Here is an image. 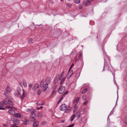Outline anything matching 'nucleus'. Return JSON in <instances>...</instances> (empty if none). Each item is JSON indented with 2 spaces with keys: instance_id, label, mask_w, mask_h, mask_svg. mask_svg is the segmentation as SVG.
<instances>
[{
  "instance_id": "11",
  "label": "nucleus",
  "mask_w": 127,
  "mask_h": 127,
  "mask_svg": "<svg viewBox=\"0 0 127 127\" xmlns=\"http://www.w3.org/2000/svg\"><path fill=\"white\" fill-rule=\"evenodd\" d=\"M51 82V78L50 77H48L45 80V83L46 84H49Z\"/></svg>"
},
{
  "instance_id": "23",
  "label": "nucleus",
  "mask_w": 127,
  "mask_h": 127,
  "mask_svg": "<svg viewBox=\"0 0 127 127\" xmlns=\"http://www.w3.org/2000/svg\"><path fill=\"white\" fill-rule=\"evenodd\" d=\"M37 116L38 117H41L43 116V115L41 112H40L38 113Z\"/></svg>"
},
{
  "instance_id": "16",
  "label": "nucleus",
  "mask_w": 127,
  "mask_h": 127,
  "mask_svg": "<svg viewBox=\"0 0 127 127\" xmlns=\"http://www.w3.org/2000/svg\"><path fill=\"white\" fill-rule=\"evenodd\" d=\"M23 92L22 94L23 96H21V100H22L23 99L24 97L26 95V92L24 91L23 90Z\"/></svg>"
},
{
  "instance_id": "4",
  "label": "nucleus",
  "mask_w": 127,
  "mask_h": 127,
  "mask_svg": "<svg viewBox=\"0 0 127 127\" xmlns=\"http://www.w3.org/2000/svg\"><path fill=\"white\" fill-rule=\"evenodd\" d=\"M73 71L71 70H69L68 71V73L66 76V77L67 79L69 78L72 76L73 74Z\"/></svg>"
},
{
  "instance_id": "47",
  "label": "nucleus",
  "mask_w": 127,
  "mask_h": 127,
  "mask_svg": "<svg viewBox=\"0 0 127 127\" xmlns=\"http://www.w3.org/2000/svg\"><path fill=\"white\" fill-rule=\"evenodd\" d=\"M29 86L30 88L32 86V84H30L29 85Z\"/></svg>"
},
{
  "instance_id": "5",
  "label": "nucleus",
  "mask_w": 127,
  "mask_h": 127,
  "mask_svg": "<svg viewBox=\"0 0 127 127\" xmlns=\"http://www.w3.org/2000/svg\"><path fill=\"white\" fill-rule=\"evenodd\" d=\"M39 88V85L38 84H36L32 87V90L34 91H36Z\"/></svg>"
},
{
  "instance_id": "2",
  "label": "nucleus",
  "mask_w": 127,
  "mask_h": 127,
  "mask_svg": "<svg viewBox=\"0 0 127 127\" xmlns=\"http://www.w3.org/2000/svg\"><path fill=\"white\" fill-rule=\"evenodd\" d=\"M7 104V102L5 100H3L0 102V110H4L5 109V108L2 107H3L4 106V105H6Z\"/></svg>"
},
{
  "instance_id": "50",
  "label": "nucleus",
  "mask_w": 127,
  "mask_h": 127,
  "mask_svg": "<svg viewBox=\"0 0 127 127\" xmlns=\"http://www.w3.org/2000/svg\"><path fill=\"white\" fill-rule=\"evenodd\" d=\"M64 122V121H61V123H63Z\"/></svg>"
},
{
  "instance_id": "45",
  "label": "nucleus",
  "mask_w": 127,
  "mask_h": 127,
  "mask_svg": "<svg viewBox=\"0 0 127 127\" xmlns=\"http://www.w3.org/2000/svg\"><path fill=\"white\" fill-rule=\"evenodd\" d=\"M43 83H44V81H41L40 82L41 86V85H43Z\"/></svg>"
},
{
  "instance_id": "51",
  "label": "nucleus",
  "mask_w": 127,
  "mask_h": 127,
  "mask_svg": "<svg viewBox=\"0 0 127 127\" xmlns=\"http://www.w3.org/2000/svg\"><path fill=\"white\" fill-rule=\"evenodd\" d=\"M6 91H5L4 92V94H5V95H6Z\"/></svg>"
},
{
  "instance_id": "8",
  "label": "nucleus",
  "mask_w": 127,
  "mask_h": 127,
  "mask_svg": "<svg viewBox=\"0 0 127 127\" xmlns=\"http://www.w3.org/2000/svg\"><path fill=\"white\" fill-rule=\"evenodd\" d=\"M91 1L90 0H88L84 2H83V5L86 6H87L90 5L91 4Z\"/></svg>"
},
{
  "instance_id": "42",
  "label": "nucleus",
  "mask_w": 127,
  "mask_h": 127,
  "mask_svg": "<svg viewBox=\"0 0 127 127\" xmlns=\"http://www.w3.org/2000/svg\"><path fill=\"white\" fill-rule=\"evenodd\" d=\"M67 5L69 7H70L71 6V4L70 3H67Z\"/></svg>"
},
{
  "instance_id": "36",
  "label": "nucleus",
  "mask_w": 127,
  "mask_h": 127,
  "mask_svg": "<svg viewBox=\"0 0 127 127\" xmlns=\"http://www.w3.org/2000/svg\"><path fill=\"white\" fill-rule=\"evenodd\" d=\"M32 38H29L28 39V43H30V42H32Z\"/></svg>"
},
{
  "instance_id": "17",
  "label": "nucleus",
  "mask_w": 127,
  "mask_h": 127,
  "mask_svg": "<svg viewBox=\"0 0 127 127\" xmlns=\"http://www.w3.org/2000/svg\"><path fill=\"white\" fill-rule=\"evenodd\" d=\"M77 114L76 116H77V118H79L81 115L82 113L80 111H77L76 113Z\"/></svg>"
},
{
  "instance_id": "27",
  "label": "nucleus",
  "mask_w": 127,
  "mask_h": 127,
  "mask_svg": "<svg viewBox=\"0 0 127 127\" xmlns=\"http://www.w3.org/2000/svg\"><path fill=\"white\" fill-rule=\"evenodd\" d=\"M65 77H64L61 80L60 84L61 85H62V83H63V82H64V81L65 80Z\"/></svg>"
},
{
  "instance_id": "15",
  "label": "nucleus",
  "mask_w": 127,
  "mask_h": 127,
  "mask_svg": "<svg viewBox=\"0 0 127 127\" xmlns=\"http://www.w3.org/2000/svg\"><path fill=\"white\" fill-rule=\"evenodd\" d=\"M29 120L27 119H25L24 121L23 124L25 125H27L29 124Z\"/></svg>"
},
{
  "instance_id": "52",
  "label": "nucleus",
  "mask_w": 127,
  "mask_h": 127,
  "mask_svg": "<svg viewBox=\"0 0 127 127\" xmlns=\"http://www.w3.org/2000/svg\"><path fill=\"white\" fill-rule=\"evenodd\" d=\"M61 1H62L64 0H61Z\"/></svg>"
},
{
  "instance_id": "6",
  "label": "nucleus",
  "mask_w": 127,
  "mask_h": 127,
  "mask_svg": "<svg viewBox=\"0 0 127 127\" xmlns=\"http://www.w3.org/2000/svg\"><path fill=\"white\" fill-rule=\"evenodd\" d=\"M65 89V87L64 86L61 87L58 90L59 93L60 94H61L63 93Z\"/></svg>"
},
{
  "instance_id": "44",
  "label": "nucleus",
  "mask_w": 127,
  "mask_h": 127,
  "mask_svg": "<svg viewBox=\"0 0 127 127\" xmlns=\"http://www.w3.org/2000/svg\"><path fill=\"white\" fill-rule=\"evenodd\" d=\"M88 102V101H86V102H84L83 103V105H86Z\"/></svg>"
},
{
  "instance_id": "20",
  "label": "nucleus",
  "mask_w": 127,
  "mask_h": 127,
  "mask_svg": "<svg viewBox=\"0 0 127 127\" xmlns=\"http://www.w3.org/2000/svg\"><path fill=\"white\" fill-rule=\"evenodd\" d=\"M6 90L7 91L9 92H10L11 91V88L8 86H7L6 88Z\"/></svg>"
},
{
  "instance_id": "21",
  "label": "nucleus",
  "mask_w": 127,
  "mask_h": 127,
  "mask_svg": "<svg viewBox=\"0 0 127 127\" xmlns=\"http://www.w3.org/2000/svg\"><path fill=\"white\" fill-rule=\"evenodd\" d=\"M7 102L8 104L12 106L13 105V103L10 100H8Z\"/></svg>"
},
{
  "instance_id": "22",
  "label": "nucleus",
  "mask_w": 127,
  "mask_h": 127,
  "mask_svg": "<svg viewBox=\"0 0 127 127\" xmlns=\"http://www.w3.org/2000/svg\"><path fill=\"white\" fill-rule=\"evenodd\" d=\"M25 111L26 112H30L31 113L33 111H32V109H26Z\"/></svg>"
},
{
  "instance_id": "30",
  "label": "nucleus",
  "mask_w": 127,
  "mask_h": 127,
  "mask_svg": "<svg viewBox=\"0 0 127 127\" xmlns=\"http://www.w3.org/2000/svg\"><path fill=\"white\" fill-rule=\"evenodd\" d=\"M87 88L84 89L82 92V94H84L87 91Z\"/></svg>"
},
{
  "instance_id": "40",
  "label": "nucleus",
  "mask_w": 127,
  "mask_h": 127,
  "mask_svg": "<svg viewBox=\"0 0 127 127\" xmlns=\"http://www.w3.org/2000/svg\"><path fill=\"white\" fill-rule=\"evenodd\" d=\"M43 108V107L42 106H41L39 107H37V110H39L40 109L42 108Z\"/></svg>"
},
{
  "instance_id": "38",
  "label": "nucleus",
  "mask_w": 127,
  "mask_h": 127,
  "mask_svg": "<svg viewBox=\"0 0 127 127\" xmlns=\"http://www.w3.org/2000/svg\"><path fill=\"white\" fill-rule=\"evenodd\" d=\"M46 124V122H42L41 123V125H44Z\"/></svg>"
},
{
  "instance_id": "12",
  "label": "nucleus",
  "mask_w": 127,
  "mask_h": 127,
  "mask_svg": "<svg viewBox=\"0 0 127 127\" xmlns=\"http://www.w3.org/2000/svg\"><path fill=\"white\" fill-rule=\"evenodd\" d=\"M48 87V85L47 84H45L43 86L42 91L43 92H44L47 89Z\"/></svg>"
},
{
  "instance_id": "13",
  "label": "nucleus",
  "mask_w": 127,
  "mask_h": 127,
  "mask_svg": "<svg viewBox=\"0 0 127 127\" xmlns=\"http://www.w3.org/2000/svg\"><path fill=\"white\" fill-rule=\"evenodd\" d=\"M5 107L7 109H13L15 110H16L17 109V108L14 107H11L8 105H6L5 106Z\"/></svg>"
},
{
  "instance_id": "39",
  "label": "nucleus",
  "mask_w": 127,
  "mask_h": 127,
  "mask_svg": "<svg viewBox=\"0 0 127 127\" xmlns=\"http://www.w3.org/2000/svg\"><path fill=\"white\" fill-rule=\"evenodd\" d=\"M74 124H73L71 125H70L69 126L67 127H73L74 126Z\"/></svg>"
},
{
  "instance_id": "7",
  "label": "nucleus",
  "mask_w": 127,
  "mask_h": 127,
  "mask_svg": "<svg viewBox=\"0 0 127 127\" xmlns=\"http://www.w3.org/2000/svg\"><path fill=\"white\" fill-rule=\"evenodd\" d=\"M22 92V91L19 88H18L17 89V92L15 93V95L16 96H18L20 95Z\"/></svg>"
},
{
  "instance_id": "14",
  "label": "nucleus",
  "mask_w": 127,
  "mask_h": 127,
  "mask_svg": "<svg viewBox=\"0 0 127 127\" xmlns=\"http://www.w3.org/2000/svg\"><path fill=\"white\" fill-rule=\"evenodd\" d=\"M39 124V122L37 121H36L33 123V127H37L38 126Z\"/></svg>"
},
{
  "instance_id": "19",
  "label": "nucleus",
  "mask_w": 127,
  "mask_h": 127,
  "mask_svg": "<svg viewBox=\"0 0 127 127\" xmlns=\"http://www.w3.org/2000/svg\"><path fill=\"white\" fill-rule=\"evenodd\" d=\"M35 103L38 105H44V103L42 102H40L39 101H36Z\"/></svg>"
},
{
  "instance_id": "31",
  "label": "nucleus",
  "mask_w": 127,
  "mask_h": 127,
  "mask_svg": "<svg viewBox=\"0 0 127 127\" xmlns=\"http://www.w3.org/2000/svg\"><path fill=\"white\" fill-rule=\"evenodd\" d=\"M55 92H56V91H55V89L53 90L52 92V93L51 94V96H52L55 93Z\"/></svg>"
},
{
  "instance_id": "35",
  "label": "nucleus",
  "mask_w": 127,
  "mask_h": 127,
  "mask_svg": "<svg viewBox=\"0 0 127 127\" xmlns=\"http://www.w3.org/2000/svg\"><path fill=\"white\" fill-rule=\"evenodd\" d=\"M83 6L82 5H79L78 6V8L80 9H83Z\"/></svg>"
},
{
  "instance_id": "18",
  "label": "nucleus",
  "mask_w": 127,
  "mask_h": 127,
  "mask_svg": "<svg viewBox=\"0 0 127 127\" xmlns=\"http://www.w3.org/2000/svg\"><path fill=\"white\" fill-rule=\"evenodd\" d=\"M75 114H74L71 116L70 119V121H71L73 120L75 116Z\"/></svg>"
},
{
  "instance_id": "33",
  "label": "nucleus",
  "mask_w": 127,
  "mask_h": 127,
  "mask_svg": "<svg viewBox=\"0 0 127 127\" xmlns=\"http://www.w3.org/2000/svg\"><path fill=\"white\" fill-rule=\"evenodd\" d=\"M63 96H62L60 98L59 101L58 102V104H59L61 101L63 100Z\"/></svg>"
},
{
  "instance_id": "29",
  "label": "nucleus",
  "mask_w": 127,
  "mask_h": 127,
  "mask_svg": "<svg viewBox=\"0 0 127 127\" xmlns=\"http://www.w3.org/2000/svg\"><path fill=\"white\" fill-rule=\"evenodd\" d=\"M76 104H75V106H74V112H75L76 111V110H77L78 108L77 107V106Z\"/></svg>"
},
{
  "instance_id": "3",
  "label": "nucleus",
  "mask_w": 127,
  "mask_h": 127,
  "mask_svg": "<svg viewBox=\"0 0 127 127\" xmlns=\"http://www.w3.org/2000/svg\"><path fill=\"white\" fill-rule=\"evenodd\" d=\"M36 115L33 111H32L31 113V115H30V119L32 121H35L36 119L35 118Z\"/></svg>"
},
{
  "instance_id": "32",
  "label": "nucleus",
  "mask_w": 127,
  "mask_h": 127,
  "mask_svg": "<svg viewBox=\"0 0 127 127\" xmlns=\"http://www.w3.org/2000/svg\"><path fill=\"white\" fill-rule=\"evenodd\" d=\"M86 96L85 95H84L82 96V99L83 100H86Z\"/></svg>"
},
{
  "instance_id": "37",
  "label": "nucleus",
  "mask_w": 127,
  "mask_h": 127,
  "mask_svg": "<svg viewBox=\"0 0 127 127\" xmlns=\"http://www.w3.org/2000/svg\"><path fill=\"white\" fill-rule=\"evenodd\" d=\"M82 53H80L79 55V57L80 59L82 58Z\"/></svg>"
},
{
  "instance_id": "53",
  "label": "nucleus",
  "mask_w": 127,
  "mask_h": 127,
  "mask_svg": "<svg viewBox=\"0 0 127 127\" xmlns=\"http://www.w3.org/2000/svg\"><path fill=\"white\" fill-rule=\"evenodd\" d=\"M92 0H91V1Z\"/></svg>"
},
{
  "instance_id": "43",
  "label": "nucleus",
  "mask_w": 127,
  "mask_h": 127,
  "mask_svg": "<svg viewBox=\"0 0 127 127\" xmlns=\"http://www.w3.org/2000/svg\"><path fill=\"white\" fill-rule=\"evenodd\" d=\"M74 65V64H72L71 66H70V67L69 69V70H71V69L72 68V67Z\"/></svg>"
},
{
  "instance_id": "24",
  "label": "nucleus",
  "mask_w": 127,
  "mask_h": 127,
  "mask_svg": "<svg viewBox=\"0 0 127 127\" xmlns=\"http://www.w3.org/2000/svg\"><path fill=\"white\" fill-rule=\"evenodd\" d=\"M37 94L38 95H39L41 93L42 91L41 89H40L39 88L37 90Z\"/></svg>"
},
{
  "instance_id": "46",
  "label": "nucleus",
  "mask_w": 127,
  "mask_h": 127,
  "mask_svg": "<svg viewBox=\"0 0 127 127\" xmlns=\"http://www.w3.org/2000/svg\"><path fill=\"white\" fill-rule=\"evenodd\" d=\"M17 124H16V123H14V124H15L18 125L19 123V121H17Z\"/></svg>"
},
{
  "instance_id": "34",
  "label": "nucleus",
  "mask_w": 127,
  "mask_h": 127,
  "mask_svg": "<svg viewBox=\"0 0 127 127\" xmlns=\"http://www.w3.org/2000/svg\"><path fill=\"white\" fill-rule=\"evenodd\" d=\"M58 81V80L57 78H55L54 80V84H56V83Z\"/></svg>"
},
{
  "instance_id": "25",
  "label": "nucleus",
  "mask_w": 127,
  "mask_h": 127,
  "mask_svg": "<svg viewBox=\"0 0 127 127\" xmlns=\"http://www.w3.org/2000/svg\"><path fill=\"white\" fill-rule=\"evenodd\" d=\"M79 99L80 98L79 97H78L76 98L75 100V102H76V103L75 104H76V105H77L79 101Z\"/></svg>"
},
{
  "instance_id": "10",
  "label": "nucleus",
  "mask_w": 127,
  "mask_h": 127,
  "mask_svg": "<svg viewBox=\"0 0 127 127\" xmlns=\"http://www.w3.org/2000/svg\"><path fill=\"white\" fill-rule=\"evenodd\" d=\"M9 113L11 115H14L15 113V111L13 110L9 109L8 111Z\"/></svg>"
},
{
  "instance_id": "49",
  "label": "nucleus",
  "mask_w": 127,
  "mask_h": 127,
  "mask_svg": "<svg viewBox=\"0 0 127 127\" xmlns=\"http://www.w3.org/2000/svg\"><path fill=\"white\" fill-rule=\"evenodd\" d=\"M63 77H61V76H60V78H59V80H61V79H62V78H63Z\"/></svg>"
},
{
  "instance_id": "9",
  "label": "nucleus",
  "mask_w": 127,
  "mask_h": 127,
  "mask_svg": "<svg viewBox=\"0 0 127 127\" xmlns=\"http://www.w3.org/2000/svg\"><path fill=\"white\" fill-rule=\"evenodd\" d=\"M14 116L18 118H22V116L21 114L19 113H15L14 114Z\"/></svg>"
},
{
  "instance_id": "28",
  "label": "nucleus",
  "mask_w": 127,
  "mask_h": 127,
  "mask_svg": "<svg viewBox=\"0 0 127 127\" xmlns=\"http://www.w3.org/2000/svg\"><path fill=\"white\" fill-rule=\"evenodd\" d=\"M74 2L76 3L79 4L80 3V0H74Z\"/></svg>"
},
{
  "instance_id": "26",
  "label": "nucleus",
  "mask_w": 127,
  "mask_h": 127,
  "mask_svg": "<svg viewBox=\"0 0 127 127\" xmlns=\"http://www.w3.org/2000/svg\"><path fill=\"white\" fill-rule=\"evenodd\" d=\"M23 83L24 86L25 87H26L27 86V84L25 81L23 80Z\"/></svg>"
},
{
  "instance_id": "48",
  "label": "nucleus",
  "mask_w": 127,
  "mask_h": 127,
  "mask_svg": "<svg viewBox=\"0 0 127 127\" xmlns=\"http://www.w3.org/2000/svg\"><path fill=\"white\" fill-rule=\"evenodd\" d=\"M68 91L66 92L64 94V95H66L68 93Z\"/></svg>"
},
{
  "instance_id": "41",
  "label": "nucleus",
  "mask_w": 127,
  "mask_h": 127,
  "mask_svg": "<svg viewBox=\"0 0 127 127\" xmlns=\"http://www.w3.org/2000/svg\"><path fill=\"white\" fill-rule=\"evenodd\" d=\"M64 73H65V72L64 71H63L62 73L61 74V75L60 76H61V77H63V75H64Z\"/></svg>"
},
{
  "instance_id": "1",
  "label": "nucleus",
  "mask_w": 127,
  "mask_h": 127,
  "mask_svg": "<svg viewBox=\"0 0 127 127\" xmlns=\"http://www.w3.org/2000/svg\"><path fill=\"white\" fill-rule=\"evenodd\" d=\"M71 107L70 106L67 107V105L65 104H63L60 107V109L61 111H63L65 110V113H67L70 111Z\"/></svg>"
}]
</instances>
